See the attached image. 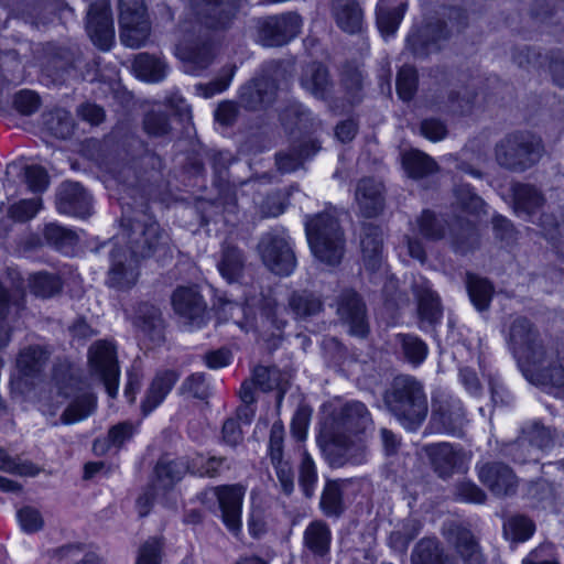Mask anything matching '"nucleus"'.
<instances>
[{
	"instance_id": "bb28decb",
	"label": "nucleus",
	"mask_w": 564,
	"mask_h": 564,
	"mask_svg": "<svg viewBox=\"0 0 564 564\" xmlns=\"http://www.w3.org/2000/svg\"><path fill=\"white\" fill-rule=\"evenodd\" d=\"M368 85V75L361 67L349 62L341 66L339 86L349 106L355 107L364 101Z\"/></svg>"
},
{
	"instance_id": "c03bdc74",
	"label": "nucleus",
	"mask_w": 564,
	"mask_h": 564,
	"mask_svg": "<svg viewBox=\"0 0 564 564\" xmlns=\"http://www.w3.org/2000/svg\"><path fill=\"white\" fill-rule=\"evenodd\" d=\"M347 479H327L323 488L319 509L327 518L338 519L346 511L344 501V485Z\"/></svg>"
},
{
	"instance_id": "f257e3e1",
	"label": "nucleus",
	"mask_w": 564,
	"mask_h": 564,
	"mask_svg": "<svg viewBox=\"0 0 564 564\" xmlns=\"http://www.w3.org/2000/svg\"><path fill=\"white\" fill-rule=\"evenodd\" d=\"M162 167V159L156 153L144 150L140 156L122 162L115 171V180L132 199L130 203L126 200L127 197L121 196L122 206L140 208L131 216L123 212L121 217L122 238L128 253L138 261L149 258L165 261L173 258L170 235L144 210L153 187L161 180Z\"/></svg>"
},
{
	"instance_id": "4d7b16f0",
	"label": "nucleus",
	"mask_w": 564,
	"mask_h": 564,
	"mask_svg": "<svg viewBox=\"0 0 564 564\" xmlns=\"http://www.w3.org/2000/svg\"><path fill=\"white\" fill-rule=\"evenodd\" d=\"M43 236L45 241L56 250L68 252L78 241L75 231L56 223H50L44 227Z\"/></svg>"
},
{
	"instance_id": "79ce46f5",
	"label": "nucleus",
	"mask_w": 564,
	"mask_h": 564,
	"mask_svg": "<svg viewBox=\"0 0 564 564\" xmlns=\"http://www.w3.org/2000/svg\"><path fill=\"white\" fill-rule=\"evenodd\" d=\"M394 351L403 361L419 367L426 359L429 347L417 335L399 333L394 336Z\"/></svg>"
},
{
	"instance_id": "bf43d9fd",
	"label": "nucleus",
	"mask_w": 564,
	"mask_h": 564,
	"mask_svg": "<svg viewBox=\"0 0 564 564\" xmlns=\"http://www.w3.org/2000/svg\"><path fill=\"white\" fill-rule=\"evenodd\" d=\"M534 531V522L523 514H513L503 522V534L506 539L516 543L529 540Z\"/></svg>"
},
{
	"instance_id": "72a5a7b5",
	"label": "nucleus",
	"mask_w": 564,
	"mask_h": 564,
	"mask_svg": "<svg viewBox=\"0 0 564 564\" xmlns=\"http://www.w3.org/2000/svg\"><path fill=\"white\" fill-rule=\"evenodd\" d=\"M448 540L454 544L464 564L486 563L479 542L469 529L458 524L452 525L448 530Z\"/></svg>"
},
{
	"instance_id": "8fccbe9b",
	"label": "nucleus",
	"mask_w": 564,
	"mask_h": 564,
	"mask_svg": "<svg viewBox=\"0 0 564 564\" xmlns=\"http://www.w3.org/2000/svg\"><path fill=\"white\" fill-rule=\"evenodd\" d=\"M402 165L409 177L422 180L435 174L438 165L433 158L420 150H411L402 155Z\"/></svg>"
},
{
	"instance_id": "412c9836",
	"label": "nucleus",
	"mask_w": 564,
	"mask_h": 564,
	"mask_svg": "<svg viewBox=\"0 0 564 564\" xmlns=\"http://www.w3.org/2000/svg\"><path fill=\"white\" fill-rule=\"evenodd\" d=\"M337 314L348 326L350 335L365 338L369 334L367 308L361 296L354 290H344L337 299Z\"/></svg>"
},
{
	"instance_id": "f8f14e48",
	"label": "nucleus",
	"mask_w": 564,
	"mask_h": 564,
	"mask_svg": "<svg viewBox=\"0 0 564 564\" xmlns=\"http://www.w3.org/2000/svg\"><path fill=\"white\" fill-rule=\"evenodd\" d=\"M88 362L91 371L102 381L110 398L118 393L120 369L116 347L107 340H98L88 349Z\"/></svg>"
},
{
	"instance_id": "58836bf2",
	"label": "nucleus",
	"mask_w": 564,
	"mask_h": 564,
	"mask_svg": "<svg viewBox=\"0 0 564 564\" xmlns=\"http://www.w3.org/2000/svg\"><path fill=\"white\" fill-rule=\"evenodd\" d=\"M324 308L319 295L308 290L293 291L288 299V310L297 321H308L318 315Z\"/></svg>"
},
{
	"instance_id": "c756f323",
	"label": "nucleus",
	"mask_w": 564,
	"mask_h": 564,
	"mask_svg": "<svg viewBox=\"0 0 564 564\" xmlns=\"http://www.w3.org/2000/svg\"><path fill=\"white\" fill-rule=\"evenodd\" d=\"M513 209L519 217L532 221L545 205L544 194L535 185L528 183H514L511 187Z\"/></svg>"
},
{
	"instance_id": "c85d7f7f",
	"label": "nucleus",
	"mask_w": 564,
	"mask_h": 564,
	"mask_svg": "<svg viewBox=\"0 0 564 564\" xmlns=\"http://www.w3.org/2000/svg\"><path fill=\"white\" fill-rule=\"evenodd\" d=\"M50 358V352L40 345H31L23 348L17 357L19 379L25 384H34L41 379Z\"/></svg>"
},
{
	"instance_id": "423d86ee",
	"label": "nucleus",
	"mask_w": 564,
	"mask_h": 564,
	"mask_svg": "<svg viewBox=\"0 0 564 564\" xmlns=\"http://www.w3.org/2000/svg\"><path fill=\"white\" fill-rule=\"evenodd\" d=\"M431 408L425 434L440 433L463 437L468 420L460 399L447 390L437 389L432 394Z\"/></svg>"
},
{
	"instance_id": "de8ad7c7",
	"label": "nucleus",
	"mask_w": 564,
	"mask_h": 564,
	"mask_svg": "<svg viewBox=\"0 0 564 564\" xmlns=\"http://www.w3.org/2000/svg\"><path fill=\"white\" fill-rule=\"evenodd\" d=\"M451 246L456 253L465 256L479 247V234L475 224L458 220L451 231Z\"/></svg>"
},
{
	"instance_id": "603ef678",
	"label": "nucleus",
	"mask_w": 564,
	"mask_h": 564,
	"mask_svg": "<svg viewBox=\"0 0 564 564\" xmlns=\"http://www.w3.org/2000/svg\"><path fill=\"white\" fill-rule=\"evenodd\" d=\"M466 288L470 302L477 311L485 312L490 307L495 288L488 279L467 273Z\"/></svg>"
},
{
	"instance_id": "f704fd0d",
	"label": "nucleus",
	"mask_w": 564,
	"mask_h": 564,
	"mask_svg": "<svg viewBox=\"0 0 564 564\" xmlns=\"http://www.w3.org/2000/svg\"><path fill=\"white\" fill-rule=\"evenodd\" d=\"M330 14L346 33L355 34L362 29L364 11L357 0H330Z\"/></svg>"
},
{
	"instance_id": "9d476101",
	"label": "nucleus",
	"mask_w": 564,
	"mask_h": 564,
	"mask_svg": "<svg viewBox=\"0 0 564 564\" xmlns=\"http://www.w3.org/2000/svg\"><path fill=\"white\" fill-rule=\"evenodd\" d=\"M120 41L138 48L149 39L151 25L143 0H119Z\"/></svg>"
},
{
	"instance_id": "5fc2aeb1",
	"label": "nucleus",
	"mask_w": 564,
	"mask_h": 564,
	"mask_svg": "<svg viewBox=\"0 0 564 564\" xmlns=\"http://www.w3.org/2000/svg\"><path fill=\"white\" fill-rule=\"evenodd\" d=\"M360 243L365 259L372 262V265L375 267L379 262V257L383 247V235L381 228L371 223L362 224Z\"/></svg>"
},
{
	"instance_id": "680f3d73",
	"label": "nucleus",
	"mask_w": 564,
	"mask_h": 564,
	"mask_svg": "<svg viewBox=\"0 0 564 564\" xmlns=\"http://www.w3.org/2000/svg\"><path fill=\"white\" fill-rule=\"evenodd\" d=\"M419 234L427 240L437 241L445 237L446 221L430 210L424 209L416 218Z\"/></svg>"
},
{
	"instance_id": "c9c22d12",
	"label": "nucleus",
	"mask_w": 564,
	"mask_h": 564,
	"mask_svg": "<svg viewBox=\"0 0 564 564\" xmlns=\"http://www.w3.org/2000/svg\"><path fill=\"white\" fill-rule=\"evenodd\" d=\"M133 325L151 341L159 344L164 339L163 318L159 307L148 302H142L135 310Z\"/></svg>"
},
{
	"instance_id": "4be33fe9",
	"label": "nucleus",
	"mask_w": 564,
	"mask_h": 564,
	"mask_svg": "<svg viewBox=\"0 0 564 564\" xmlns=\"http://www.w3.org/2000/svg\"><path fill=\"white\" fill-rule=\"evenodd\" d=\"M423 452L433 471L444 480L464 470L465 455L462 448H455L452 444L442 442L424 445Z\"/></svg>"
},
{
	"instance_id": "0e129e2a",
	"label": "nucleus",
	"mask_w": 564,
	"mask_h": 564,
	"mask_svg": "<svg viewBox=\"0 0 564 564\" xmlns=\"http://www.w3.org/2000/svg\"><path fill=\"white\" fill-rule=\"evenodd\" d=\"M317 469L311 455L303 451L299 465V486L306 498H312L317 484Z\"/></svg>"
},
{
	"instance_id": "a19ab883",
	"label": "nucleus",
	"mask_w": 564,
	"mask_h": 564,
	"mask_svg": "<svg viewBox=\"0 0 564 564\" xmlns=\"http://www.w3.org/2000/svg\"><path fill=\"white\" fill-rule=\"evenodd\" d=\"M496 451L498 456L517 465L539 463L541 459L538 449L532 446L522 432L513 441L497 443Z\"/></svg>"
},
{
	"instance_id": "052dcab7",
	"label": "nucleus",
	"mask_w": 564,
	"mask_h": 564,
	"mask_svg": "<svg viewBox=\"0 0 564 564\" xmlns=\"http://www.w3.org/2000/svg\"><path fill=\"white\" fill-rule=\"evenodd\" d=\"M78 63L79 56L68 50H59L48 62L47 70L51 72L50 75L54 76L56 79L65 80L66 78L76 76Z\"/></svg>"
},
{
	"instance_id": "a211bd4d",
	"label": "nucleus",
	"mask_w": 564,
	"mask_h": 564,
	"mask_svg": "<svg viewBox=\"0 0 564 564\" xmlns=\"http://www.w3.org/2000/svg\"><path fill=\"white\" fill-rule=\"evenodd\" d=\"M110 267L107 272L106 285L117 291H129L138 282L139 261L128 253L123 247L113 245L109 253Z\"/></svg>"
},
{
	"instance_id": "6e6d98bb",
	"label": "nucleus",
	"mask_w": 564,
	"mask_h": 564,
	"mask_svg": "<svg viewBox=\"0 0 564 564\" xmlns=\"http://www.w3.org/2000/svg\"><path fill=\"white\" fill-rule=\"evenodd\" d=\"M422 524L414 518L405 519L401 525L389 535V545L399 553H405L410 543L420 534Z\"/></svg>"
},
{
	"instance_id": "49530a36",
	"label": "nucleus",
	"mask_w": 564,
	"mask_h": 564,
	"mask_svg": "<svg viewBox=\"0 0 564 564\" xmlns=\"http://www.w3.org/2000/svg\"><path fill=\"white\" fill-rule=\"evenodd\" d=\"M412 564H455V558L444 552L441 542L435 538H423L414 546L411 554Z\"/></svg>"
},
{
	"instance_id": "f03ea898",
	"label": "nucleus",
	"mask_w": 564,
	"mask_h": 564,
	"mask_svg": "<svg viewBox=\"0 0 564 564\" xmlns=\"http://www.w3.org/2000/svg\"><path fill=\"white\" fill-rule=\"evenodd\" d=\"M383 404L408 432H416L429 413L424 384L411 375H398L383 392Z\"/></svg>"
},
{
	"instance_id": "393cba45",
	"label": "nucleus",
	"mask_w": 564,
	"mask_h": 564,
	"mask_svg": "<svg viewBox=\"0 0 564 564\" xmlns=\"http://www.w3.org/2000/svg\"><path fill=\"white\" fill-rule=\"evenodd\" d=\"M276 95V85L273 79L261 76L256 77L241 86L238 101L240 107L256 111L273 102Z\"/></svg>"
},
{
	"instance_id": "5701e85b",
	"label": "nucleus",
	"mask_w": 564,
	"mask_h": 564,
	"mask_svg": "<svg viewBox=\"0 0 564 564\" xmlns=\"http://www.w3.org/2000/svg\"><path fill=\"white\" fill-rule=\"evenodd\" d=\"M87 33L93 43L101 51H109L115 42L112 13L105 2H96L87 13Z\"/></svg>"
},
{
	"instance_id": "2f4dec72",
	"label": "nucleus",
	"mask_w": 564,
	"mask_h": 564,
	"mask_svg": "<svg viewBox=\"0 0 564 564\" xmlns=\"http://www.w3.org/2000/svg\"><path fill=\"white\" fill-rule=\"evenodd\" d=\"M187 471H191V465L184 458L172 457L169 454H164L154 466L153 487L161 490H169L178 482Z\"/></svg>"
},
{
	"instance_id": "ddd939ff",
	"label": "nucleus",
	"mask_w": 564,
	"mask_h": 564,
	"mask_svg": "<svg viewBox=\"0 0 564 564\" xmlns=\"http://www.w3.org/2000/svg\"><path fill=\"white\" fill-rule=\"evenodd\" d=\"M247 0H189L197 21L209 30H227Z\"/></svg>"
},
{
	"instance_id": "cd10ccee",
	"label": "nucleus",
	"mask_w": 564,
	"mask_h": 564,
	"mask_svg": "<svg viewBox=\"0 0 564 564\" xmlns=\"http://www.w3.org/2000/svg\"><path fill=\"white\" fill-rule=\"evenodd\" d=\"M412 289L417 300L420 328L426 329L440 323L443 314L440 297L432 291L430 283L421 279L413 283Z\"/></svg>"
},
{
	"instance_id": "2eb2a0df",
	"label": "nucleus",
	"mask_w": 564,
	"mask_h": 564,
	"mask_svg": "<svg viewBox=\"0 0 564 564\" xmlns=\"http://www.w3.org/2000/svg\"><path fill=\"white\" fill-rule=\"evenodd\" d=\"M475 470L479 481L496 497L506 498L517 494L519 478L503 462H478Z\"/></svg>"
},
{
	"instance_id": "6ab92c4d",
	"label": "nucleus",
	"mask_w": 564,
	"mask_h": 564,
	"mask_svg": "<svg viewBox=\"0 0 564 564\" xmlns=\"http://www.w3.org/2000/svg\"><path fill=\"white\" fill-rule=\"evenodd\" d=\"M55 207L59 214L85 219L93 214V197L80 183L64 181L56 188Z\"/></svg>"
},
{
	"instance_id": "09e8293b",
	"label": "nucleus",
	"mask_w": 564,
	"mask_h": 564,
	"mask_svg": "<svg viewBox=\"0 0 564 564\" xmlns=\"http://www.w3.org/2000/svg\"><path fill=\"white\" fill-rule=\"evenodd\" d=\"M132 67L138 78L150 83L163 80L169 69L164 59L148 53L138 54Z\"/></svg>"
},
{
	"instance_id": "13d9d810",
	"label": "nucleus",
	"mask_w": 564,
	"mask_h": 564,
	"mask_svg": "<svg viewBox=\"0 0 564 564\" xmlns=\"http://www.w3.org/2000/svg\"><path fill=\"white\" fill-rule=\"evenodd\" d=\"M96 410V398L93 394H82L73 400L62 413L59 420L63 424H73L85 420Z\"/></svg>"
},
{
	"instance_id": "dca6fc26",
	"label": "nucleus",
	"mask_w": 564,
	"mask_h": 564,
	"mask_svg": "<svg viewBox=\"0 0 564 564\" xmlns=\"http://www.w3.org/2000/svg\"><path fill=\"white\" fill-rule=\"evenodd\" d=\"M372 424L367 406L360 401H349L325 423L324 432L352 436L365 433Z\"/></svg>"
},
{
	"instance_id": "a18cd8bd",
	"label": "nucleus",
	"mask_w": 564,
	"mask_h": 564,
	"mask_svg": "<svg viewBox=\"0 0 564 564\" xmlns=\"http://www.w3.org/2000/svg\"><path fill=\"white\" fill-rule=\"evenodd\" d=\"M26 281L30 293L41 300L59 295L64 288V281L56 272L37 271L29 274Z\"/></svg>"
},
{
	"instance_id": "774afa93",
	"label": "nucleus",
	"mask_w": 564,
	"mask_h": 564,
	"mask_svg": "<svg viewBox=\"0 0 564 564\" xmlns=\"http://www.w3.org/2000/svg\"><path fill=\"white\" fill-rule=\"evenodd\" d=\"M143 130L151 138H167L172 131L169 116L163 111H149L143 118Z\"/></svg>"
},
{
	"instance_id": "20e7f679",
	"label": "nucleus",
	"mask_w": 564,
	"mask_h": 564,
	"mask_svg": "<svg viewBox=\"0 0 564 564\" xmlns=\"http://www.w3.org/2000/svg\"><path fill=\"white\" fill-rule=\"evenodd\" d=\"M305 234L316 259L329 264H338L344 256L345 237L338 219L328 210L305 215Z\"/></svg>"
},
{
	"instance_id": "4468645a",
	"label": "nucleus",
	"mask_w": 564,
	"mask_h": 564,
	"mask_svg": "<svg viewBox=\"0 0 564 564\" xmlns=\"http://www.w3.org/2000/svg\"><path fill=\"white\" fill-rule=\"evenodd\" d=\"M327 441L322 446L326 462L332 468L360 465L366 460V446L349 435L324 432Z\"/></svg>"
},
{
	"instance_id": "6e6552de",
	"label": "nucleus",
	"mask_w": 564,
	"mask_h": 564,
	"mask_svg": "<svg viewBox=\"0 0 564 564\" xmlns=\"http://www.w3.org/2000/svg\"><path fill=\"white\" fill-rule=\"evenodd\" d=\"M257 248L263 264L274 274L288 276L294 271L296 257L284 228H273L264 232Z\"/></svg>"
},
{
	"instance_id": "39448f33",
	"label": "nucleus",
	"mask_w": 564,
	"mask_h": 564,
	"mask_svg": "<svg viewBox=\"0 0 564 564\" xmlns=\"http://www.w3.org/2000/svg\"><path fill=\"white\" fill-rule=\"evenodd\" d=\"M246 487L241 484L208 487L198 494V500L213 513L219 512L225 527L235 535L240 533L242 502Z\"/></svg>"
},
{
	"instance_id": "e433bc0d",
	"label": "nucleus",
	"mask_w": 564,
	"mask_h": 564,
	"mask_svg": "<svg viewBox=\"0 0 564 564\" xmlns=\"http://www.w3.org/2000/svg\"><path fill=\"white\" fill-rule=\"evenodd\" d=\"M253 381L264 392L276 390L275 406L280 411L284 395L290 387L289 378L276 366H257L253 371Z\"/></svg>"
},
{
	"instance_id": "ea45409f",
	"label": "nucleus",
	"mask_w": 564,
	"mask_h": 564,
	"mask_svg": "<svg viewBox=\"0 0 564 564\" xmlns=\"http://www.w3.org/2000/svg\"><path fill=\"white\" fill-rule=\"evenodd\" d=\"M404 0H379L376 7V23L383 36L393 35L405 12Z\"/></svg>"
},
{
	"instance_id": "4c0bfd02",
	"label": "nucleus",
	"mask_w": 564,
	"mask_h": 564,
	"mask_svg": "<svg viewBox=\"0 0 564 564\" xmlns=\"http://www.w3.org/2000/svg\"><path fill=\"white\" fill-rule=\"evenodd\" d=\"M332 531L324 520H314L307 524L303 533V546L315 558L329 556Z\"/></svg>"
},
{
	"instance_id": "b1692460",
	"label": "nucleus",
	"mask_w": 564,
	"mask_h": 564,
	"mask_svg": "<svg viewBox=\"0 0 564 564\" xmlns=\"http://www.w3.org/2000/svg\"><path fill=\"white\" fill-rule=\"evenodd\" d=\"M176 55L183 62L185 73L198 75L214 59L213 41L209 37H204L192 43H182L176 47Z\"/></svg>"
},
{
	"instance_id": "7ed1b4c3",
	"label": "nucleus",
	"mask_w": 564,
	"mask_h": 564,
	"mask_svg": "<svg viewBox=\"0 0 564 564\" xmlns=\"http://www.w3.org/2000/svg\"><path fill=\"white\" fill-rule=\"evenodd\" d=\"M544 154L542 139L529 131L509 132L494 147V160L511 173H523L539 163Z\"/></svg>"
},
{
	"instance_id": "69168bd1",
	"label": "nucleus",
	"mask_w": 564,
	"mask_h": 564,
	"mask_svg": "<svg viewBox=\"0 0 564 564\" xmlns=\"http://www.w3.org/2000/svg\"><path fill=\"white\" fill-rule=\"evenodd\" d=\"M419 84L417 70L410 65H403L397 75V93L403 101L413 99Z\"/></svg>"
},
{
	"instance_id": "9b49d317",
	"label": "nucleus",
	"mask_w": 564,
	"mask_h": 564,
	"mask_svg": "<svg viewBox=\"0 0 564 564\" xmlns=\"http://www.w3.org/2000/svg\"><path fill=\"white\" fill-rule=\"evenodd\" d=\"M301 25V17L294 12L265 17L258 21V42L265 47L283 46L300 33Z\"/></svg>"
},
{
	"instance_id": "a878e982",
	"label": "nucleus",
	"mask_w": 564,
	"mask_h": 564,
	"mask_svg": "<svg viewBox=\"0 0 564 564\" xmlns=\"http://www.w3.org/2000/svg\"><path fill=\"white\" fill-rule=\"evenodd\" d=\"M301 86L315 98L326 101L332 110L337 109L336 99L333 97L334 83L328 68L323 64L308 65L301 76Z\"/></svg>"
},
{
	"instance_id": "3c124183",
	"label": "nucleus",
	"mask_w": 564,
	"mask_h": 564,
	"mask_svg": "<svg viewBox=\"0 0 564 564\" xmlns=\"http://www.w3.org/2000/svg\"><path fill=\"white\" fill-rule=\"evenodd\" d=\"M217 268L227 282H238L245 268L243 252L235 246H224Z\"/></svg>"
},
{
	"instance_id": "f3484780",
	"label": "nucleus",
	"mask_w": 564,
	"mask_h": 564,
	"mask_svg": "<svg viewBox=\"0 0 564 564\" xmlns=\"http://www.w3.org/2000/svg\"><path fill=\"white\" fill-rule=\"evenodd\" d=\"M175 314L185 324L200 328L207 321V304L197 285L177 286L171 296Z\"/></svg>"
},
{
	"instance_id": "aec40b11",
	"label": "nucleus",
	"mask_w": 564,
	"mask_h": 564,
	"mask_svg": "<svg viewBox=\"0 0 564 564\" xmlns=\"http://www.w3.org/2000/svg\"><path fill=\"white\" fill-rule=\"evenodd\" d=\"M449 30L446 22L436 19L413 29L406 37V48L419 58L440 50V42L447 40Z\"/></svg>"
},
{
	"instance_id": "864d4df0",
	"label": "nucleus",
	"mask_w": 564,
	"mask_h": 564,
	"mask_svg": "<svg viewBox=\"0 0 564 564\" xmlns=\"http://www.w3.org/2000/svg\"><path fill=\"white\" fill-rule=\"evenodd\" d=\"M521 432L528 441L538 449L540 456L546 449L554 446L556 440V430L551 426H545L540 421H534L525 424Z\"/></svg>"
},
{
	"instance_id": "473e14b6",
	"label": "nucleus",
	"mask_w": 564,
	"mask_h": 564,
	"mask_svg": "<svg viewBox=\"0 0 564 564\" xmlns=\"http://www.w3.org/2000/svg\"><path fill=\"white\" fill-rule=\"evenodd\" d=\"M178 378V372L172 369L156 372L141 402V411L144 416L149 415L165 400Z\"/></svg>"
},
{
	"instance_id": "338daca9",
	"label": "nucleus",
	"mask_w": 564,
	"mask_h": 564,
	"mask_svg": "<svg viewBox=\"0 0 564 564\" xmlns=\"http://www.w3.org/2000/svg\"><path fill=\"white\" fill-rule=\"evenodd\" d=\"M324 350L325 358L333 366H341L348 361H357L359 356L355 349H348V347L335 337L325 340Z\"/></svg>"
},
{
	"instance_id": "e2e57ef3",
	"label": "nucleus",
	"mask_w": 564,
	"mask_h": 564,
	"mask_svg": "<svg viewBox=\"0 0 564 564\" xmlns=\"http://www.w3.org/2000/svg\"><path fill=\"white\" fill-rule=\"evenodd\" d=\"M259 318L262 324H268L274 329H282L286 325L283 311L276 300L272 296H262L257 304Z\"/></svg>"
},
{
	"instance_id": "7c9ffc66",
	"label": "nucleus",
	"mask_w": 564,
	"mask_h": 564,
	"mask_svg": "<svg viewBox=\"0 0 564 564\" xmlns=\"http://www.w3.org/2000/svg\"><path fill=\"white\" fill-rule=\"evenodd\" d=\"M355 196L364 217L373 218L382 212L383 184L373 177L361 178L357 184Z\"/></svg>"
},
{
	"instance_id": "0eeeda50",
	"label": "nucleus",
	"mask_w": 564,
	"mask_h": 564,
	"mask_svg": "<svg viewBox=\"0 0 564 564\" xmlns=\"http://www.w3.org/2000/svg\"><path fill=\"white\" fill-rule=\"evenodd\" d=\"M531 384L552 392L564 388V341L554 346L551 343L521 370Z\"/></svg>"
},
{
	"instance_id": "37998d69",
	"label": "nucleus",
	"mask_w": 564,
	"mask_h": 564,
	"mask_svg": "<svg viewBox=\"0 0 564 564\" xmlns=\"http://www.w3.org/2000/svg\"><path fill=\"white\" fill-rule=\"evenodd\" d=\"M319 147L315 141L293 143L288 151L275 154L278 170L282 173H291L299 170L305 160L312 158Z\"/></svg>"
},
{
	"instance_id": "1a4fd4ad",
	"label": "nucleus",
	"mask_w": 564,
	"mask_h": 564,
	"mask_svg": "<svg viewBox=\"0 0 564 564\" xmlns=\"http://www.w3.org/2000/svg\"><path fill=\"white\" fill-rule=\"evenodd\" d=\"M506 340L520 371L550 344L535 324L525 316H518L512 321Z\"/></svg>"
}]
</instances>
